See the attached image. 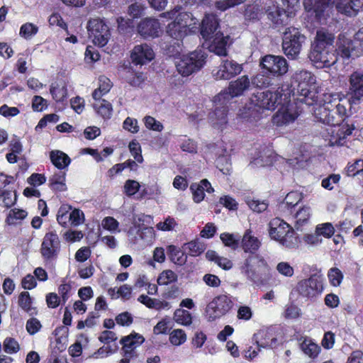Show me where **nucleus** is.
I'll return each instance as SVG.
<instances>
[{"label": "nucleus", "mask_w": 363, "mask_h": 363, "mask_svg": "<svg viewBox=\"0 0 363 363\" xmlns=\"http://www.w3.org/2000/svg\"><path fill=\"white\" fill-rule=\"evenodd\" d=\"M352 104V100L342 94H325L321 101L317 99L313 105V114L319 122L337 125L348 118Z\"/></svg>", "instance_id": "obj_1"}, {"label": "nucleus", "mask_w": 363, "mask_h": 363, "mask_svg": "<svg viewBox=\"0 0 363 363\" xmlns=\"http://www.w3.org/2000/svg\"><path fill=\"white\" fill-rule=\"evenodd\" d=\"M291 90L288 87H278L275 91L267 90L258 91L252 95L250 103L241 111L240 116L251 121V117L255 118V112L260 110L274 111L279 105L287 103L291 97Z\"/></svg>", "instance_id": "obj_2"}, {"label": "nucleus", "mask_w": 363, "mask_h": 363, "mask_svg": "<svg viewBox=\"0 0 363 363\" xmlns=\"http://www.w3.org/2000/svg\"><path fill=\"white\" fill-rule=\"evenodd\" d=\"M334 35L323 29L317 31L315 42L309 55L310 60L318 67H330L337 61L333 47Z\"/></svg>", "instance_id": "obj_3"}, {"label": "nucleus", "mask_w": 363, "mask_h": 363, "mask_svg": "<svg viewBox=\"0 0 363 363\" xmlns=\"http://www.w3.org/2000/svg\"><path fill=\"white\" fill-rule=\"evenodd\" d=\"M201 35L206 42H208L210 52L220 56L227 55V45L229 37L224 36L219 30V21L214 14H206L201 25Z\"/></svg>", "instance_id": "obj_4"}, {"label": "nucleus", "mask_w": 363, "mask_h": 363, "mask_svg": "<svg viewBox=\"0 0 363 363\" xmlns=\"http://www.w3.org/2000/svg\"><path fill=\"white\" fill-rule=\"evenodd\" d=\"M291 79L292 83L296 84L298 103L313 106L318 99L315 75L309 71L301 69L296 71Z\"/></svg>", "instance_id": "obj_5"}, {"label": "nucleus", "mask_w": 363, "mask_h": 363, "mask_svg": "<svg viewBox=\"0 0 363 363\" xmlns=\"http://www.w3.org/2000/svg\"><path fill=\"white\" fill-rule=\"evenodd\" d=\"M335 4L337 9L342 13L347 16H354L361 9H363V0H307L304 2L305 9L308 11H313L317 16H320L322 13L330 5Z\"/></svg>", "instance_id": "obj_6"}, {"label": "nucleus", "mask_w": 363, "mask_h": 363, "mask_svg": "<svg viewBox=\"0 0 363 363\" xmlns=\"http://www.w3.org/2000/svg\"><path fill=\"white\" fill-rule=\"evenodd\" d=\"M207 57L208 53L205 49L198 48L188 55L181 56L176 62L177 69L183 77H188L204 66Z\"/></svg>", "instance_id": "obj_7"}, {"label": "nucleus", "mask_w": 363, "mask_h": 363, "mask_svg": "<svg viewBox=\"0 0 363 363\" xmlns=\"http://www.w3.org/2000/svg\"><path fill=\"white\" fill-rule=\"evenodd\" d=\"M239 269L244 277L255 282L268 270V264L262 255L252 253L239 264Z\"/></svg>", "instance_id": "obj_8"}, {"label": "nucleus", "mask_w": 363, "mask_h": 363, "mask_svg": "<svg viewBox=\"0 0 363 363\" xmlns=\"http://www.w3.org/2000/svg\"><path fill=\"white\" fill-rule=\"evenodd\" d=\"M305 39V36L297 28L289 27L286 29L283 35L282 50L288 58L291 60L297 58Z\"/></svg>", "instance_id": "obj_9"}, {"label": "nucleus", "mask_w": 363, "mask_h": 363, "mask_svg": "<svg viewBox=\"0 0 363 363\" xmlns=\"http://www.w3.org/2000/svg\"><path fill=\"white\" fill-rule=\"evenodd\" d=\"M296 291L301 297L312 300L320 295L324 289L323 277L316 274L298 282Z\"/></svg>", "instance_id": "obj_10"}, {"label": "nucleus", "mask_w": 363, "mask_h": 363, "mask_svg": "<svg viewBox=\"0 0 363 363\" xmlns=\"http://www.w3.org/2000/svg\"><path fill=\"white\" fill-rule=\"evenodd\" d=\"M89 36L95 45L103 47L107 44L111 36L109 27L99 18H91L86 26Z\"/></svg>", "instance_id": "obj_11"}, {"label": "nucleus", "mask_w": 363, "mask_h": 363, "mask_svg": "<svg viewBox=\"0 0 363 363\" xmlns=\"http://www.w3.org/2000/svg\"><path fill=\"white\" fill-rule=\"evenodd\" d=\"M260 66L274 77H280L285 74L289 70L286 60L279 55H267L260 60Z\"/></svg>", "instance_id": "obj_12"}, {"label": "nucleus", "mask_w": 363, "mask_h": 363, "mask_svg": "<svg viewBox=\"0 0 363 363\" xmlns=\"http://www.w3.org/2000/svg\"><path fill=\"white\" fill-rule=\"evenodd\" d=\"M328 132L330 134L329 143L330 145H347V138L351 135L354 129L353 123L348 121L341 122L337 125H330Z\"/></svg>", "instance_id": "obj_13"}, {"label": "nucleus", "mask_w": 363, "mask_h": 363, "mask_svg": "<svg viewBox=\"0 0 363 363\" xmlns=\"http://www.w3.org/2000/svg\"><path fill=\"white\" fill-rule=\"evenodd\" d=\"M60 251V240L58 235L53 231L47 233L41 244L40 253L46 262L55 260Z\"/></svg>", "instance_id": "obj_14"}, {"label": "nucleus", "mask_w": 363, "mask_h": 363, "mask_svg": "<svg viewBox=\"0 0 363 363\" xmlns=\"http://www.w3.org/2000/svg\"><path fill=\"white\" fill-rule=\"evenodd\" d=\"M178 11L179 9L175 8L169 11L161 13L160 17L169 19L175 18L177 23L188 34L195 33L197 30L198 20L191 13L181 12L177 14Z\"/></svg>", "instance_id": "obj_15"}, {"label": "nucleus", "mask_w": 363, "mask_h": 363, "mask_svg": "<svg viewBox=\"0 0 363 363\" xmlns=\"http://www.w3.org/2000/svg\"><path fill=\"white\" fill-rule=\"evenodd\" d=\"M233 306L231 298L226 295L216 297L206 307L209 320H213L229 312Z\"/></svg>", "instance_id": "obj_16"}, {"label": "nucleus", "mask_w": 363, "mask_h": 363, "mask_svg": "<svg viewBox=\"0 0 363 363\" xmlns=\"http://www.w3.org/2000/svg\"><path fill=\"white\" fill-rule=\"evenodd\" d=\"M250 84V79L247 75L239 77L235 81L231 82L228 91H223L216 96V101L224 103L229 101L233 97L240 96L247 90Z\"/></svg>", "instance_id": "obj_17"}, {"label": "nucleus", "mask_w": 363, "mask_h": 363, "mask_svg": "<svg viewBox=\"0 0 363 363\" xmlns=\"http://www.w3.org/2000/svg\"><path fill=\"white\" fill-rule=\"evenodd\" d=\"M242 71V65L233 60H224L212 71L213 77L217 79H230Z\"/></svg>", "instance_id": "obj_18"}, {"label": "nucleus", "mask_w": 363, "mask_h": 363, "mask_svg": "<svg viewBox=\"0 0 363 363\" xmlns=\"http://www.w3.org/2000/svg\"><path fill=\"white\" fill-rule=\"evenodd\" d=\"M265 13L267 16V18L276 27L288 24L289 19L295 16L294 11L281 9L274 1H270L266 6Z\"/></svg>", "instance_id": "obj_19"}, {"label": "nucleus", "mask_w": 363, "mask_h": 363, "mask_svg": "<svg viewBox=\"0 0 363 363\" xmlns=\"http://www.w3.org/2000/svg\"><path fill=\"white\" fill-rule=\"evenodd\" d=\"M290 98L287 103L281 104L282 106L273 117V123L277 125H284L293 123L298 116L297 106L290 103Z\"/></svg>", "instance_id": "obj_20"}, {"label": "nucleus", "mask_w": 363, "mask_h": 363, "mask_svg": "<svg viewBox=\"0 0 363 363\" xmlns=\"http://www.w3.org/2000/svg\"><path fill=\"white\" fill-rule=\"evenodd\" d=\"M252 342L257 345L259 350L273 348L277 345V338L274 328L259 330L252 336Z\"/></svg>", "instance_id": "obj_21"}, {"label": "nucleus", "mask_w": 363, "mask_h": 363, "mask_svg": "<svg viewBox=\"0 0 363 363\" xmlns=\"http://www.w3.org/2000/svg\"><path fill=\"white\" fill-rule=\"evenodd\" d=\"M155 58V52L152 48L147 43H143L134 46L130 52L132 62L136 65H144L151 62Z\"/></svg>", "instance_id": "obj_22"}, {"label": "nucleus", "mask_w": 363, "mask_h": 363, "mask_svg": "<svg viewBox=\"0 0 363 363\" xmlns=\"http://www.w3.org/2000/svg\"><path fill=\"white\" fill-rule=\"evenodd\" d=\"M350 99L354 104L363 99V71H355L350 76Z\"/></svg>", "instance_id": "obj_23"}, {"label": "nucleus", "mask_w": 363, "mask_h": 363, "mask_svg": "<svg viewBox=\"0 0 363 363\" xmlns=\"http://www.w3.org/2000/svg\"><path fill=\"white\" fill-rule=\"evenodd\" d=\"M138 32L144 38H157L161 33L160 23L156 18H146L138 24Z\"/></svg>", "instance_id": "obj_24"}, {"label": "nucleus", "mask_w": 363, "mask_h": 363, "mask_svg": "<svg viewBox=\"0 0 363 363\" xmlns=\"http://www.w3.org/2000/svg\"><path fill=\"white\" fill-rule=\"evenodd\" d=\"M335 52L337 57L340 56L344 60L353 57L356 45L354 42L345 34H340L336 43Z\"/></svg>", "instance_id": "obj_25"}, {"label": "nucleus", "mask_w": 363, "mask_h": 363, "mask_svg": "<svg viewBox=\"0 0 363 363\" xmlns=\"http://www.w3.org/2000/svg\"><path fill=\"white\" fill-rule=\"evenodd\" d=\"M216 108L214 111L209 114V120L212 125L218 128H223V125L227 123V108L226 104L228 102L225 101L224 103L218 102L214 99Z\"/></svg>", "instance_id": "obj_26"}, {"label": "nucleus", "mask_w": 363, "mask_h": 363, "mask_svg": "<svg viewBox=\"0 0 363 363\" xmlns=\"http://www.w3.org/2000/svg\"><path fill=\"white\" fill-rule=\"evenodd\" d=\"M290 228L291 226L286 222L276 218L270 222L269 235L272 239L279 242Z\"/></svg>", "instance_id": "obj_27"}, {"label": "nucleus", "mask_w": 363, "mask_h": 363, "mask_svg": "<svg viewBox=\"0 0 363 363\" xmlns=\"http://www.w3.org/2000/svg\"><path fill=\"white\" fill-rule=\"evenodd\" d=\"M260 240L255 236L252 230H246L241 241V247L244 252L249 254L255 253L260 247Z\"/></svg>", "instance_id": "obj_28"}, {"label": "nucleus", "mask_w": 363, "mask_h": 363, "mask_svg": "<svg viewBox=\"0 0 363 363\" xmlns=\"http://www.w3.org/2000/svg\"><path fill=\"white\" fill-rule=\"evenodd\" d=\"M190 189L193 194V199L196 203H199L203 200L205 191L208 193H211L214 191L210 182L206 179H202L199 184H192Z\"/></svg>", "instance_id": "obj_29"}, {"label": "nucleus", "mask_w": 363, "mask_h": 363, "mask_svg": "<svg viewBox=\"0 0 363 363\" xmlns=\"http://www.w3.org/2000/svg\"><path fill=\"white\" fill-rule=\"evenodd\" d=\"M302 196L298 191H291L285 197L284 201L280 203L279 209L285 214H291L292 210L301 201Z\"/></svg>", "instance_id": "obj_30"}, {"label": "nucleus", "mask_w": 363, "mask_h": 363, "mask_svg": "<svg viewBox=\"0 0 363 363\" xmlns=\"http://www.w3.org/2000/svg\"><path fill=\"white\" fill-rule=\"evenodd\" d=\"M265 9L266 6L261 4L248 5L245 11V18L248 21H259L264 16Z\"/></svg>", "instance_id": "obj_31"}, {"label": "nucleus", "mask_w": 363, "mask_h": 363, "mask_svg": "<svg viewBox=\"0 0 363 363\" xmlns=\"http://www.w3.org/2000/svg\"><path fill=\"white\" fill-rule=\"evenodd\" d=\"M50 157L52 163L60 169L67 168L71 162L69 156L60 150L51 151Z\"/></svg>", "instance_id": "obj_32"}, {"label": "nucleus", "mask_w": 363, "mask_h": 363, "mask_svg": "<svg viewBox=\"0 0 363 363\" xmlns=\"http://www.w3.org/2000/svg\"><path fill=\"white\" fill-rule=\"evenodd\" d=\"M144 337L138 333H131L123 337L120 343L123 345L122 350H134L139 347L143 342Z\"/></svg>", "instance_id": "obj_33"}, {"label": "nucleus", "mask_w": 363, "mask_h": 363, "mask_svg": "<svg viewBox=\"0 0 363 363\" xmlns=\"http://www.w3.org/2000/svg\"><path fill=\"white\" fill-rule=\"evenodd\" d=\"M50 92L56 102L63 101L67 96V89L65 82H59L50 85Z\"/></svg>", "instance_id": "obj_34"}, {"label": "nucleus", "mask_w": 363, "mask_h": 363, "mask_svg": "<svg viewBox=\"0 0 363 363\" xmlns=\"http://www.w3.org/2000/svg\"><path fill=\"white\" fill-rule=\"evenodd\" d=\"M311 215V210L309 206H304L299 208L294 215L295 228L300 230L302 226L308 223Z\"/></svg>", "instance_id": "obj_35"}, {"label": "nucleus", "mask_w": 363, "mask_h": 363, "mask_svg": "<svg viewBox=\"0 0 363 363\" xmlns=\"http://www.w3.org/2000/svg\"><path fill=\"white\" fill-rule=\"evenodd\" d=\"M112 83L111 80L105 76H100L99 78V87L92 94L93 99H100L110 91Z\"/></svg>", "instance_id": "obj_36"}, {"label": "nucleus", "mask_w": 363, "mask_h": 363, "mask_svg": "<svg viewBox=\"0 0 363 363\" xmlns=\"http://www.w3.org/2000/svg\"><path fill=\"white\" fill-rule=\"evenodd\" d=\"M18 303L19 306L29 315L37 314L36 308L32 306V298L28 292H21L18 296Z\"/></svg>", "instance_id": "obj_37"}, {"label": "nucleus", "mask_w": 363, "mask_h": 363, "mask_svg": "<svg viewBox=\"0 0 363 363\" xmlns=\"http://www.w3.org/2000/svg\"><path fill=\"white\" fill-rule=\"evenodd\" d=\"M94 100L93 107L96 111L103 118H109L112 114V105L108 101L101 99V98Z\"/></svg>", "instance_id": "obj_38"}, {"label": "nucleus", "mask_w": 363, "mask_h": 363, "mask_svg": "<svg viewBox=\"0 0 363 363\" xmlns=\"http://www.w3.org/2000/svg\"><path fill=\"white\" fill-rule=\"evenodd\" d=\"M184 251L192 257H196L202 254L206 250L205 245L199 240H192L183 246Z\"/></svg>", "instance_id": "obj_39"}, {"label": "nucleus", "mask_w": 363, "mask_h": 363, "mask_svg": "<svg viewBox=\"0 0 363 363\" xmlns=\"http://www.w3.org/2000/svg\"><path fill=\"white\" fill-rule=\"evenodd\" d=\"M166 33L168 36L177 41L181 40L188 35V33L177 23L175 20L167 25Z\"/></svg>", "instance_id": "obj_40"}, {"label": "nucleus", "mask_w": 363, "mask_h": 363, "mask_svg": "<svg viewBox=\"0 0 363 363\" xmlns=\"http://www.w3.org/2000/svg\"><path fill=\"white\" fill-rule=\"evenodd\" d=\"M50 186L52 189L63 191L67 189L65 184V173L62 171H59L55 173L52 177L50 178Z\"/></svg>", "instance_id": "obj_41"}, {"label": "nucleus", "mask_w": 363, "mask_h": 363, "mask_svg": "<svg viewBox=\"0 0 363 363\" xmlns=\"http://www.w3.org/2000/svg\"><path fill=\"white\" fill-rule=\"evenodd\" d=\"M206 257L208 260L214 262L225 270H228L233 267V262L230 259L218 256L215 251L208 250L206 253Z\"/></svg>", "instance_id": "obj_42"}, {"label": "nucleus", "mask_w": 363, "mask_h": 363, "mask_svg": "<svg viewBox=\"0 0 363 363\" xmlns=\"http://www.w3.org/2000/svg\"><path fill=\"white\" fill-rule=\"evenodd\" d=\"M279 242L287 248H294L298 246L299 239L291 227L288 229V232L281 238Z\"/></svg>", "instance_id": "obj_43"}, {"label": "nucleus", "mask_w": 363, "mask_h": 363, "mask_svg": "<svg viewBox=\"0 0 363 363\" xmlns=\"http://www.w3.org/2000/svg\"><path fill=\"white\" fill-rule=\"evenodd\" d=\"M267 71L257 73L252 79V84L258 88H264L272 84V78L269 76Z\"/></svg>", "instance_id": "obj_44"}, {"label": "nucleus", "mask_w": 363, "mask_h": 363, "mask_svg": "<svg viewBox=\"0 0 363 363\" xmlns=\"http://www.w3.org/2000/svg\"><path fill=\"white\" fill-rule=\"evenodd\" d=\"M170 259L177 265H183L186 262L187 256L185 252L178 250L176 247L170 245L169 247Z\"/></svg>", "instance_id": "obj_45"}, {"label": "nucleus", "mask_w": 363, "mask_h": 363, "mask_svg": "<svg viewBox=\"0 0 363 363\" xmlns=\"http://www.w3.org/2000/svg\"><path fill=\"white\" fill-rule=\"evenodd\" d=\"M174 320L176 323L183 325H189L192 323L191 313L182 308H178L174 311Z\"/></svg>", "instance_id": "obj_46"}, {"label": "nucleus", "mask_w": 363, "mask_h": 363, "mask_svg": "<svg viewBox=\"0 0 363 363\" xmlns=\"http://www.w3.org/2000/svg\"><path fill=\"white\" fill-rule=\"evenodd\" d=\"M301 348L306 355L313 359L318 356L320 350L317 344L309 340H305L301 343Z\"/></svg>", "instance_id": "obj_47"}, {"label": "nucleus", "mask_w": 363, "mask_h": 363, "mask_svg": "<svg viewBox=\"0 0 363 363\" xmlns=\"http://www.w3.org/2000/svg\"><path fill=\"white\" fill-rule=\"evenodd\" d=\"M72 210V206L67 204H64L60 206L57 215V220L60 225L66 227L69 223V211Z\"/></svg>", "instance_id": "obj_48"}, {"label": "nucleus", "mask_w": 363, "mask_h": 363, "mask_svg": "<svg viewBox=\"0 0 363 363\" xmlns=\"http://www.w3.org/2000/svg\"><path fill=\"white\" fill-rule=\"evenodd\" d=\"M343 274L337 267H332L328 272V278L330 284L333 286H339L343 279Z\"/></svg>", "instance_id": "obj_49"}, {"label": "nucleus", "mask_w": 363, "mask_h": 363, "mask_svg": "<svg viewBox=\"0 0 363 363\" xmlns=\"http://www.w3.org/2000/svg\"><path fill=\"white\" fill-rule=\"evenodd\" d=\"M177 281V275L172 270L167 269L161 272L157 278L159 285H167Z\"/></svg>", "instance_id": "obj_50"}, {"label": "nucleus", "mask_w": 363, "mask_h": 363, "mask_svg": "<svg viewBox=\"0 0 363 363\" xmlns=\"http://www.w3.org/2000/svg\"><path fill=\"white\" fill-rule=\"evenodd\" d=\"M38 32V27L32 23H26L20 28L19 34L25 39H30Z\"/></svg>", "instance_id": "obj_51"}, {"label": "nucleus", "mask_w": 363, "mask_h": 363, "mask_svg": "<svg viewBox=\"0 0 363 363\" xmlns=\"http://www.w3.org/2000/svg\"><path fill=\"white\" fill-rule=\"evenodd\" d=\"M169 341L174 345H181L186 341V335L183 330L175 329L169 334Z\"/></svg>", "instance_id": "obj_52"}, {"label": "nucleus", "mask_w": 363, "mask_h": 363, "mask_svg": "<svg viewBox=\"0 0 363 363\" xmlns=\"http://www.w3.org/2000/svg\"><path fill=\"white\" fill-rule=\"evenodd\" d=\"M315 233H318L320 236L323 235L329 238L334 235L335 228L330 223H321L316 226Z\"/></svg>", "instance_id": "obj_53"}, {"label": "nucleus", "mask_w": 363, "mask_h": 363, "mask_svg": "<svg viewBox=\"0 0 363 363\" xmlns=\"http://www.w3.org/2000/svg\"><path fill=\"white\" fill-rule=\"evenodd\" d=\"M84 221V214L82 211L74 208L69 211V223L72 225L78 226Z\"/></svg>", "instance_id": "obj_54"}, {"label": "nucleus", "mask_w": 363, "mask_h": 363, "mask_svg": "<svg viewBox=\"0 0 363 363\" xmlns=\"http://www.w3.org/2000/svg\"><path fill=\"white\" fill-rule=\"evenodd\" d=\"M3 348L4 352L6 353L13 354L16 353L19 350L20 346L18 342L14 338L9 337L4 340Z\"/></svg>", "instance_id": "obj_55"}, {"label": "nucleus", "mask_w": 363, "mask_h": 363, "mask_svg": "<svg viewBox=\"0 0 363 363\" xmlns=\"http://www.w3.org/2000/svg\"><path fill=\"white\" fill-rule=\"evenodd\" d=\"M347 176L354 177L363 172V160H357L352 164H348L346 168Z\"/></svg>", "instance_id": "obj_56"}, {"label": "nucleus", "mask_w": 363, "mask_h": 363, "mask_svg": "<svg viewBox=\"0 0 363 363\" xmlns=\"http://www.w3.org/2000/svg\"><path fill=\"white\" fill-rule=\"evenodd\" d=\"M277 271L282 276L292 277L294 274V269L287 262H281L276 267Z\"/></svg>", "instance_id": "obj_57"}, {"label": "nucleus", "mask_w": 363, "mask_h": 363, "mask_svg": "<svg viewBox=\"0 0 363 363\" xmlns=\"http://www.w3.org/2000/svg\"><path fill=\"white\" fill-rule=\"evenodd\" d=\"M144 122L147 128L154 131L161 132L164 128L163 125L160 121L150 116L145 117Z\"/></svg>", "instance_id": "obj_58"}, {"label": "nucleus", "mask_w": 363, "mask_h": 363, "mask_svg": "<svg viewBox=\"0 0 363 363\" xmlns=\"http://www.w3.org/2000/svg\"><path fill=\"white\" fill-rule=\"evenodd\" d=\"M101 225L104 228L111 233L120 232L118 230L119 223L113 217L108 216L104 218Z\"/></svg>", "instance_id": "obj_59"}, {"label": "nucleus", "mask_w": 363, "mask_h": 363, "mask_svg": "<svg viewBox=\"0 0 363 363\" xmlns=\"http://www.w3.org/2000/svg\"><path fill=\"white\" fill-rule=\"evenodd\" d=\"M46 99L40 96H35L32 99V108L34 111H43L48 108Z\"/></svg>", "instance_id": "obj_60"}, {"label": "nucleus", "mask_w": 363, "mask_h": 363, "mask_svg": "<svg viewBox=\"0 0 363 363\" xmlns=\"http://www.w3.org/2000/svg\"><path fill=\"white\" fill-rule=\"evenodd\" d=\"M140 186L137 181L128 179L124 185V193L128 196H133L138 191Z\"/></svg>", "instance_id": "obj_61"}, {"label": "nucleus", "mask_w": 363, "mask_h": 363, "mask_svg": "<svg viewBox=\"0 0 363 363\" xmlns=\"http://www.w3.org/2000/svg\"><path fill=\"white\" fill-rule=\"evenodd\" d=\"M216 165L223 174H228L230 171V162L227 157H219L216 160Z\"/></svg>", "instance_id": "obj_62"}, {"label": "nucleus", "mask_w": 363, "mask_h": 363, "mask_svg": "<svg viewBox=\"0 0 363 363\" xmlns=\"http://www.w3.org/2000/svg\"><path fill=\"white\" fill-rule=\"evenodd\" d=\"M40 322L35 318H31L27 320L26 328L30 335L37 333L41 328Z\"/></svg>", "instance_id": "obj_63"}, {"label": "nucleus", "mask_w": 363, "mask_h": 363, "mask_svg": "<svg viewBox=\"0 0 363 363\" xmlns=\"http://www.w3.org/2000/svg\"><path fill=\"white\" fill-rule=\"evenodd\" d=\"M144 12V6L140 3L132 4L128 7V13L133 18H140Z\"/></svg>", "instance_id": "obj_64"}]
</instances>
